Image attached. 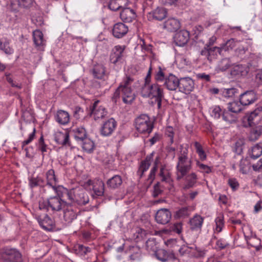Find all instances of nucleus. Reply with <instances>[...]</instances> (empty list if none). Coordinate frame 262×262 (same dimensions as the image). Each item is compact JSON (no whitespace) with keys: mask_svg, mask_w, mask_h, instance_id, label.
<instances>
[{"mask_svg":"<svg viewBox=\"0 0 262 262\" xmlns=\"http://www.w3.org/2000/svg\"><path fill=\"white\" fill-rule=\"evenodd\" d=\"M173 39L176 45L180 47L184 46L189 40V33L187 31L182 30L175 34Z\"/></svg>","mask_w":262,"mask_h":262,"instance_id":"16","label":"nucleus"},{"mask_svg":"<svg viewBox=\"0 0 262 262\" xmlns=\"http://www.w3.org/2000/svg\"><path fill=\"white\" fill-rule=\"evenodd\" d=\"M141 94L143 97L156 98L158 107H161L164 95L162 89L157 83L144 84L142 87Z\"/></svg>","mask_w":262,"mask_h":262,"instance_id":"2","label":"nucleus"},{"mask_svg":"<svg viewBox=\"0 0 262 262\" xmlns=\"http://www.w3.org/2000/svg\"><path fill=\"white\" fill-rule=\"evenodd\" d=\"M104 73L105 70L102 66H98L94 68L93 75L97 79H102L104 76Z\"/></svg>","mask_w":262,"mask_h":262,"instance_id":"46","label":"nucleus"},{"mask_svg":"<svg viewBox=\"0 0 262 262\" xmlns=\"http://www.w3.org/2000/svg\"><path fill=\"white\" fill-rule=\"evenodd\" d=\"M237 90L235 88L226 89L222 91V94L225 98L233 97L237 93Z\"/></svg>","mask_w":262,"mask_h":262,"instance_id":"50","label":"nucleus"},{"mask_svg":"<svg viewBox=\"0 0 262 262\" xmlns=\"http://www.w3.org/2000/svg\"><path fill=\"white\" fill-rule=\"evenodd\" d=\"M117 126V122L113 118H110L105 121L102 125L100 133L104 137L111 135L114 132Z\"/></svg>","mask_w":262,"mask_h":262,"instance_id":"10","label":"nucleus"},{"mask_svg":"<svg viewBox=\"0 0 262 262\" xmlns=\"http://www.w3.org/2000/svg\"><path fill=\"white\" fill-rule=\"evenodd\" d=\"M243 142L242 140H238L235 143L234 151L238 155H240L243 152Z\"/></svg>","mask_w":262,"mask_h":262,"instance_id":"58","label":"nucleus"},{"mask_svg":"<svg viewBox=\"0 0 262 262\" xmlns=\"http://www.w3.org/2000/svg\"><path fill=\"white\" fill-rule=\"evenodd\" d=\"M65 194L72 203L78 205H84L89 201V196L84 190L80 187L68 190H65Z\"/></svg>","mask_w":262,"mask_h":262,"instance_id":"5","label":"nucleus"},{"mask_svg":"<svg viewBox=\"0 0 262 262\" xmlns=\"http://www.w3.org/2000/svg\"><path fill=\"white\" fill-rule=\"evenodd\" d=\"M192 167V159L188 157V148H182L178 155V161L176 165V179L180 181L185 177L186 184L184 188L188 189L194 186L198 180L195 172H189Z\"/></svg>","mask_w":262,"mask_h":262,"instance_id":"1","label":"nucleus"},{"mask_svg":"<svg viewBox=\"0 0 262 262\" xmlns=\"http://www.w3.org/2000/svg\"><path fill=\"white\" fill-rule=\"evenodd\" d=\"M47 185L57 191L58 179L56 177L55 171L53 169H49L46 173Z\"/></svg>","mask_w":262,"mask_h":262,"instance_id":"21","label":"nucleus"},{"mask_svg":"<svg viewBox=\"0 0 262 262\" xmlns=\"http://www.w3.org/2000/svg\"><path fill=\"white\" fill-rule=\"evenodd\" d=\"M33 41L38 49H41L45 45V40L43 39L42 33L38 30L33 32Z\"/></svg>","mask_w":262,"mask_h":262,"instance_id":"34","label":"nucleus"},{"mask_svg":"<svg viewBox=\"0 0 262 262\" xmlns=\"http://www.w3.org/2000/svg\"><path fill=\"white\" fill-rule=\"evenodd\" d=\"M194 145L196 150V152L198 154L200 160L202 161L206 160V155L203 150L202 145L198 142H195Z\"/></svg>","mask_w":262,"mask_h":262,"instance_id":"45","label":"nucleus"},{"mask_svg":"<svg viewBox=\"0 0 262 262\" xmlns=\"http://www.w3.org/2000/svg\"><path fill=\"white\" fill-rule=\"evenodd\" d=\"M262 154V143H259L252 147L250 155L253 159H256Z\"/></svg>","mask_w":262,"mask_h":262,"instance_id":"41","label":"nucleus"},{"mask_svg":"<svg viewBox=\"0 0 262 262\" xmlns=\"http://www.w3.org/2000/svg\"><path fill=\"white\" fill-rule=\"evenodd\" d=\"M232 65V62L229 58H224L220 60L216 67V70L224 72L228 69Z\"/></svg>","mask_w":262,"mask_h":262,"instance_id":"38","label":"nucleus"},{"mask_svg":"<svg viewBox=\"0 0 262 262\" xmlns=\"http://www.w3.org/2000/svg\"><path fill=\"white\" fill-rule=\"evenodd\" d=\"M171 229L174 232L180 234L182 232V224L181 223H175L173 225Z\"/></svg>","mask_w":262,"mask_h":262,"instance_id":"63","label":"nucleus"},{"mask_svg":"<svg viewBox=\"0 0 262 262\" xmlns=\"http://www.w3.org/2000/svg\"><path fill=\"white\" fill-rule=\"evenodd\" d=\"M44 184L45 181L40 177H31L29 179V185L31 188L37 186H43Z\"/></svg>","mask_w":262,"mask_h":262,"instance_id":"42","label":"nucleus"},{"mask_svg":"<svg viewBox=\"0 0 262 262\" xmlns=\"http://www.w3.org/2000/svg\"><path fill=\"white\" fill-rule=\"evenodd\" d=\"M122 184V179L119 175H115L106 182L107 187L111 189L119 188Z\"/></svg>","mask_w":262,"mask_h":262,"instance_id":"33","label":"nucleus"},{"mask_svg":"<svg viewBox=\"0 0 262 262\" xmlns=\"http://www.w3.org/2000/svg\"><path fill=\"white\" fill-rule=\"evenodd\" d=\"M163 4L169 6H179L185 3L186 0H161Z\"/></svg>","mask_w":262,"mask_h":262,"instance_id":"52","label":"nucleus"},{"mask_svg":"<svg viewBox=\"0 0 262 262\" xmlns=\"http://www.w3.org/2000/svg\"><path fill=\"white\" fill-rule=\"evenodd\" d=\"M56 142L60 145H69V135L67 132H57L54 135Z\"/></svg>","mask_w":262,"mask_h":262,"instance_id":"27","label":"nucleus"},{"mask_svg":"<svg viewBox=\"0 0 262 262\" xmlns=\"http://www.w3.org/2000/svg\"><path fill=\"white\" fill-rule=\"evenodd\" d=\"M10 6L12 10H18V9L21 7L20 0H11Z\"/></svg>","mask_w":262,"mask_h":262,"instance_id":"61","label":"nucleus"},{"mask_svg":"<svg viewBox=\"0 0 262 262\" xmlns=\"http://www.w3.org/2000/svg\"><path fill=\"white\" fill-rule=\"evenodd\" d=\"M128 0H110L108 8L112 11H117L126 7Z\"/></svg>","mask_w":262,"mask_h":262,"instance_id":"35","label":"nucleus"},{"mask_svg":"<svg viewBox=\"0 0 262 262\" xmlns=\"http://www.w3.org/2000/svg\"><path fill=\"white\" fill-rule=\"evenodd\" d=\"M250 162L247 159H242L239 164V170L243 174L247 173L250 170Z\"/></svg>","mask_w":262,"mask_h":262,"instance_id":"44","label":"nucleus"},{"mask_svg":"<svg viewBox=\"0 0 262 262\" xmlns=\"http://www.w3.org/2000/svg\"><path fill=\"white\" fill-rule=\"evenodd\" d=\"M120 17L123 21L130 23L136 18V14L133 9L125 7L120 12Z\"/></svg>","mask_w":262,"mask_h":262,"instance_id":"20","label":"nucleus"},{"mask_svg":"<svg viewBox=\"0 0 262 262\" xmlns=\"http://www.w3.org/2000/svg\"><path fill=\"white\" fill-rule=\"evenodd\" d=\"M152 154L146 156L145 159L142 161L140 165L139 169L137 171V174L139 178H141L144 174V172L149 168L151 161L152 159Z\"/></svg>","mask_w":262,"mask_h":262,"instance_id":"26","label":"nucleus"},{"mask_svg":"<svg viewBox=\"0 0 262 262\" xmlns=\"http://www.w3.org/2000/svg\"><path fill=\"white\" fill-rule=\"evenodd\" d=\"M180 28V21L175 18L168 19L164 24V28L170 32L177 31Z\"/></svg>","mask_w":262,"mask_h":262,"instance_id":"30","label":"nucleus"},{"mask_svg":"<svg viewBox=\"0 0 262 262\" xmlns=\"http://www.w3.org/2000/svg\"><path fill=\"white\" fill-rule=\"evenodd\" d=\"M98 103L99 101H95L91 108V114L93 115L95 120L102 119L107 115V111L104 107L102 106H97Z\"/></svg>","mask_w":262,"mask_h":262,"instance_id":"17","label":"nucleus"},{"mask_svg":"<svg viewBox=\"0 0 262 262\" xmlns=\"http://www.w3.org/2000/svg\"><path fill=\"white\" fill-rule=\"evenodd\" d=\"M124 46H116L112 50L110 54V60L113 64H116L117 62L122 60L124 56Z\"/></svg>","mask_w":262,"mask_h":262,"instance_id":"13","label":"nucleus"},{"mask_svg":"<svg viewBox=\"0 0 262 262\" xmlns=\"http://www.w3.org/2000/svg\"><path fill=\"white\" fill-rule=\"evenodd\" d=\"M78 249L81 254L85 255L91 251V249L88 247H85L82 245H79L78 246Z\"/></svg>","mask_w":262,"mask_h":262,"instance_id":"64","label":"nucleus"},{"mask_svg":"<svg viewBox=\"0 0 262 262\" xmlns=\"http://www.w3.org/2000/svg\"><path fill=\"white\" fill-rule=\"evenodd\" d=\"M160 176L161 177V180L168 183L171 182V179L169 172L166 170L163 167L161 168L160 171Z\"/></svg>","mask_w":262,"mask_h":262,"instance_id":"49","label":"nucleus"},{"mask_svg":"<svg viewBox=\"0 0 262 262\" xmlns=\"http://www.w3.org/2000/svg\"><path fill=\"white\" fill-rule=\"evenodd\" d=\"M248 70L246 66L237 64L233 66L231 70L230 74L234 77L245 76L247 75Z\"/></svg>","mask_w":262,"mask_h":262,"instance_id":"25","label":"nucleus"},{"mask_svg":"<svg viewBox=\"0 0 262 262\" xmlns=\"http://www.w3.org/2000/svg\"><path fill=\"white\" fill-rule=\"evenodd\" d=\"M248 244L255 248L257 251H262V246L260 245V241L256 237H251L247 241Z\"/></svg>","mask_w":262,"mask_h":262,"instance_id":"47","label":"nucleus"},{"mask_svg":"<svg viewBox=\"0 0 262 262\" xmlns=\"http://www.w3.org/2000/svg\"><path fill=\"white\" fill-rule=\"evenodd\" d=\"M242 105L241 103H239L238 101H233L228 103V109L230 112L238 113L243 109Z\"/></svg>","mask_w":262,"mask_h":262,"instance_id":"43","label":"nucleus"},{"mask_svg":"<svg viewBox=\"0 0 262 262\" xmlns=\"http://www.w3.org/2000/svg\"><path fill=\"white\" fill-rule=\"evenodd\" d=\"M112 31L115 37L120 38L127 34L128 28L125 24L122 23H118L114 25Z\"/></svg>","mask_w":262,"mask_h":262,"instance_id":"19","label":"nucleus"},{"mask_svg":"<svg viewBox=\"0 0 262 262\" xmlns=\"http://www.w3.org/2000/svg\"><path fill=\"white\" fill-rule=\"evenodd\" d=\"M165 135L169 138V142L170 144H172L173 143V128L171 126L166 127L165 129Z\"/></svg>","mask_w":262,"mask_h":262,"instance_id":"55","label":"nucleus"},{"mask_svg":"<svg viewBox=\"0 0 262 262\" xmlns=\"http://www.w3.org/2000/svg\"><path fill=\"white\" fill-rule=\"evenodd\" d=\"M135 126L137 130L140 133H150L154 126L152 122L145 114H142L136 118Z\"/></svg>","mask_w":262,"mask_h":262,"instance_id":"8","label":"nucleus"},{"mask_svg":"<svg viewBox=\"0 0 262 262\" xmlns=\"http://www.w3.org/2000/svg\"><path fill=\"white\" fill-rule=\"evenodd\" d=\"M39 225L45 230L52 231L55 229L54 222L48 215H46L43 219L38 220Z\"/></svg>","mask_w":262,"mask_h":262,"instance_id":"29","label":"nucleus"},{"mask_svg":"<svg viewBox=\"0 0 262 262\" xmlns=\"http://www.w3.org/2000/svg\"><path fill=\"white\" fill-rule=\"evenodd\" d=\"M223 111L222 110L221 108L219 106H215L212 108L211 115L214 118L219 119L221 116H223Z\"/></svg>","mask_w":262,"mask_h":262,"instance_id":"53","label":"nucleus"},{"mask_svg":"<svg viewBox=\"0 0 262 262\" xmlns=\"http://www.w3.org/2000/svg\"><path fill=\"white\" fill-rule=\"evenodd\" d=\"M63 209V218L68 223H71L77 217V214L74 209L69 204H67Z\"/></svg>","mask_w":262,"mask_h":262,"instance_id":"23","label":"nucleus"},{"mask_svg":"<svg viewBox=\"0 0 262 262\" xmlns=\"http://www.w3.org/2000/svg\"><path fill=\"white\" fill-rule=\"evenodd\" d=\"M167 14V12L165 8L158 7L152 12H150L147 15L148 19L149 20H162L164 19Z\"/></svg>","mask_w":262,"mask_h":262,"instance_id":"18","label":"nucleus"},{"mask_svg":"<svg viewBox=\"0 0 262 262\" xmlns=\"http://www.w3.org/2000/svg\"><path fill=\"white\" fill-rule=\"evenodd\" d=\"M171 215V212L168 209L162 208L157 211L155 219L158 223L165 225L170 222Z\"/></svg>","mask_w":262,"mask_h":262,"instance_id":"12","label":"nucleus"},{"mask_svg":"<svg viewBox=\"0 0 262 262\" xmlns=\"http://www.w3.org/2000/svg\"><path fill=\"white\" fill-rule=\"evenodd\" d=\"M256 99L255 93L253 91H248L240 95L239 102L242 105H248L255 102Z\"/></svg>","mask_w":262,"mask_h":262,"instance_id":"15","label":"nucleus"},{"mask_svg":"<svg viewBox=\"0 0 262 262\" xmlns=\"http://www.w3.org/2000/svg\"><path fill=\"white\" fill-rule=\"evenodd\" d=\"M135 79L131 76L126 75L123 78L119 87L122 90L123 101L126 104L131 103L135 99V95L132 89V85Z\"/></svg>","mask_w":262,"mask_h":262,"instance_id":"3","label":"nucleus"},{"mask_svg":"<svg viewBox=\"0 0 262 262\" xmlns=\"http://www.w3.org/2000/svg\"><path fill=\"white\" fill-rule=\"evenodd\" d=\"M204 218L199 215H195L189 221L190 228L192 230H199L201 229Z\"/></svg>","mask_w":262,"mask_h":262,"instance_id":"32","label":"nucleus"},{"mask_svg":"<svg viewBox=\"0 0 262 262\" xmlns=\"http://www.w3.org/2000/svg\"><path fill=\"white\" fill-rule=\"evenodd\" d=\"M0 50L7 55H11L14 52V50L10 46V40L7 38L0 39Z\"/></svg>","mask_w":262,"mask_h":262,"instance_id":"36","label":"nucleus"},{"mask_svg":"<svg viewBox=\"0 0 262 262\" xmlns=\"http://www.w3.org/2000/svg\"><path fill=\"white\" fill-rule=\"evenodd\" d=\"M84 186L88 188L89 186H92V189L95 195L98 196H102L104 192V183L100 180H97L94 181L89 180L86 181Z\"/></svg>","mask_w":262,"mask_h":262,"instance_id":"9","label":"nucleus"},{"mask_svg":"<svg viewBox=\"0 0 262 262\" xmlns=\"http://www.w3.org/2000/svg\"><path fill=\"white\" fill-rule=\"evenodd\" d=\"M55 119L56 122L61 125H66L70 121V115L69 113L63 110L57 111Z\"/></svg>","mask_w":262,"mask_h":262,"instance_id":"28","label":"nucleus"},{"mask_svg":"<svg viewBox=\"0 0 262 262\" xmlns=\"http://www.w3.org/2000/svg\"><path fill=\"white\" fill-rule=\"evenodd\" d=\"M222 49L217 47L212 48H205L201 51V54L205 57L210 62L217 58L221 54Z\"/></svg>","mask_w":262,"mask_h":262,"instance_id":"11","label":"nucleus"},{"mask_svg":"<svg viewBox=\"0 0 262 262\" xmlns=\"http://www.w3.org/2000/svg\"><path fill=\"white\" fill-rule=\"evenodd\" d=\"M156 256L158 259L165 262L169 260H174L176 257L172 252H168L164 249H159L155 253Z\"/></svg>","mask_w":262,"mask_h":262,"instance_id":"24","label":"nucleus"},{"mask_svg":"<svg viewBox=\"0 0 262 262\" xmlns=\"http://www.w3.org/2000/svg\"><path fill=\"white\" fill-rule=\"evenodd\" d=\"M262 134V125H258L255 127H251L250 128L248 138L250 141L257 140Z\"/></svg>","mask_w":262,"mask_h":262,"instance_id":"31","label":"nucleus"},{"mask_svg":"<svg viewBox=\"0 0 262 262\" xmlns=\"http://www.w3.org/2000/svg\"><path fill=\"white\" fill-rule=\"evenodd\" d=\"M155 78L157 82L165 81L164 73L161 67L159 68V71L156 74Z\"/></svg>","mask_w":262,"mask_h":262,"instance_id":"60","label":"nucleus"},{"mask_svg":"<svg viewBox=\"0 0 262 262\" xmlns=\"http://www.w3.org/2000/svg\"><path fill=\"white\" fill-rule=\"evenodd\" d=\"M180 80L174 75L170 74L165 78L164 85L170 91H174L179 86Z\"/></svg>","mask_w":262,"mask_h":262,"instance_id":"22","label":"nucleus"},{"mask_svg":"<svg viewBox=\"0 0 262 262\" xmlns=\"http://www.w3.org/2000/svg\"><path fill=\"white\" fill-rule=\"evenodd\" d=\"M262 119V107H258L242 119V125L246 128L258 124Z\"/></svg>","mask_w":262,"mask_h":262,"instance_id":"7","label":"nucleus"},{"mask_svg":"<svg viewBox=\"0 0 262 262\" xmlns=\"http://www.w3.org/2000/svg\"><path fill=\"white\" fill-rule=\"evenodd\" d=\"M128 252L129 254L130 259L132 260H138L141 257V251L138 246L130 247Z\"/></svg>","mask_w":262,"mask_h":262,"instance_id":"37","label":"nucleus"},{"mask_svg":"<svg viewBox=\"0 0 262 262\" xmlns=\"http://www.w3.org/2000/svg\"><path fill=\"white\" fill-rule=\"evenodd\" d=\"M216 245L218 248L223 249L229 246V244L223 239L217 240Z\"/></svg>","mask_w":262,"mask_h":262,"instance_id":"62","label":"nucleus"},{"mask_svg":"<svg viewBox=\"0 0 262 262\" xmlns=\"http://www.w3.org/2000/svg\"><path fill=\"white\" fill-rule=\"evenodd\" d=\"M47 145L45 143L43 136H41L38 140V148L42 153L47 151Z\"/></svg>","mask_w":262,"mask_h":262,"instance_id":"57","label":"nucleus"},{"mask_svg":"<svg viewBox=\"0 0 262 262\" xmlns=\"http://www.w3.org/2000/svg\"><path fill=\"white\" fill-rule=\"evenodd\" d=\"M77 140L82 141L86 138L85 129L82 127H76L71 131Z\"/></svg>","mask_w":262,"mask_h":262,"instance_id":"39","label":"nucleus"},{"mask_svg":"<svg viewBox=\"0 0 262 262\" xmlns=\"http://www.w3.org/2000/svg\"><path fill=\"white\" fill-rule=\"evenodd\" d=\"M189 214L187 207H182L176 211L175 216L177 218L185 217Z\"/></svg>","mask_w":262,"mask_h":262,"instance_id":"51","label":"nucleus"},{"mask_svg":"<svg viewBox=\"0 0 262 262\" xmlns=\"http://www.w3.org/2000/svg\"><path fill=\"white\" fill-rule=\"evenodd\" d=\"M1 258L5 262H23L21 253L16 248L5 247L1 250Z\"/></svg>","mask_w":262,"mask_h":262,"instance_id":"6","label":"nucleus"},{"mask_svg":"<svg viewBox=\"0 0 262 262\" xmlns=\"http://www.w3.org/2000/svg\"><path fill=\"white\" fill-rule=\"evenodd\" d=\"M215 222L216 224V227L215 228V231L219 233L220 232L223 227H224V217L223 215H220L218 216L215 220Z\"/></svg>","mask_w":262,"mask_h":262,"instance_id":"48","label":"nucleus"},{"mask_svg":"<svg viewBox=\"0 0 262 262\" xmlns=\"http://www.w3.org/2000/svg\"><path fill=\"white\" fill-rule=\"evenodd\" d=\"M196 165L199 168L200 170L202 172L209 173L211 171V168L210 167L206 165L202 164L199 161L196 162Z\"/></svg>","mask_w":262,"mask_h":262,"instance_id":"56","label":"nucleus"},{"mask_svg":"<svg viewBox=\"0 0 262 262\" xmlns=\"http://www.w3.org/2000/svg\"><path fill=\"white\" fill-rule=\"evenodd\" d=\"M222 117L224 120L230 123H232L235 121V117L233 115L230 113V112H229L225 110L223 111Z\"/></svg>","mask_w":262,"mask_h":262,"instance_id":"54","label":"nucleus"},{"mask_svg":"<svg viewBox=\"0 0 262 262\" xmlns=\"http://www.w3.org/2000/svg\"><path fill=\"white\" fill-rule=\"evenodd\" d=\"M82 141L83 142L82 147L83 150L89 153L93 152L95 148V144L93 141L87 138Z\"/></svg>","mask_w":262,"mask_h":262,"instance_id":"40","label":"nucleus"},{"mask_svg":"<svg viewBox=\"0 0 262 262\" xmlns=\"http://www.w3.org/2000/svg\"><path fill=\"white\" fill-rule=\"evenodd\" d=\"M67 203L58 194V196L50 197L47 200L39 202V208L40 210L59 211L66 207Z\"/></svg>","mask_w":262,"mask_h":262,"instance_id":"4","label":"nucleus"},{"mask_svg":"<svg viewBox=\"0 0 262 262\" xmlns=\"http://www.w3.org/2000/svg\"><path fill=\"white\" fill-rule=\"evenodd\" d=\"M35 133H36V129L35 128H33V132L31 133L29 136L28 139L22 142V148H23L26 145L29 144L30 143H31L33 140L34 139L35 137Z\"/></svg>","mask_w":262,"mask_h":262,"instance_id":"59","label":"nucleus"},{"mask_svg":"<svg viewBox=\"0 0 262 262\" xmlns=\"http://www.w3.org/2000/svg\"><path fill=\"white\" fill-rule=\"evenodd\" d=\"M194 88V82L189 77L181 78L179 82V91L186 94H189Z\"/></svg>","mask_w":262,"mask_h":262,"instance_id":"14","label":"nucleus"}]
</instances>
